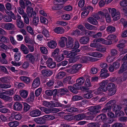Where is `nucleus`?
Segmentation results:
<instances>
[{"label": "nucleus", "mask_w": 127, "mask_h": 127, "mask_svg": "<svg viewBox=\"0 0 127 127\" xmlns=\"http://www.w3.org/2000/svg\"><path fill=\"white\" fill-rule=\"evenodd\" d=\"M107 107L102 109L103 112H108L112 108L113 111L115 112L116 117H119L125 115L124 112L121 110V107L116 104L115 100H112L110 101L107 104Z\"/></svg>", "instance_id": "f257e3e1"}, {"label": "nucleus", "mask_w": 127, "mask_h": 127, "mask_svg": "<svg viewBox=\"0 0 127 127\" xmlns=\"http://www.w3.org/2000/svg\"><path fill=\"white\" fill-rule=\"evenodd\" d=\"M123 78L121 80V79H118L117 81L118 83L121 82L122 81L125 80H126L127 77V63L124 62L122 64V66L118 71L119 74H121L123 72Z\"/></svg>", "instance_id": "f03ea898"}, {"label": "nucleus", "mask_w": 127, "mask_h": 127, "mask_svg": "<svg viewBox=\"0 0 127 127\" xmlns=\"http://www.w3.org/2000/svg\"><path fill=\"white\" fill-rule=\"evenodd\" d=\"M82 66L81 64H76L73 65L71 68L66 69V71L69 73L75 74L79 72V70L81 68Z\"/></svg>", "instance_id": "7ed1b4c3"}, {"label": "nucleus", "mask_w": 127, "mask_h": 127, "mask_svg": "<svg viewBox=\"0 0 127 127\" xmlns=\"http://www.w3.org/2000/svg\"><path fill=\"white\" fill-rule=\"evenodd\" d=\"M67 0H55L54 1V6L52 9L54 10H58L62 8L63 6L62 5Z\"/></svg>", "instance_id": "20e7f679"}, {"label": "nucleus", "mask_w": 127, "mask_h": 127, "mask_svg": "<svg viewBox=\"0 0 127 127\" xmlns=\"http://www.w3.org/2000/svg\"><path fill=\"white\" fill-rule=\"evenodd\" d=\"M106 91H108L109 95H114L116 93V90L115 86L114 84L112 83H109L107 86Z\"/></svg>", "instance_id": "39448f33"}, {"label": "nucleus", "mask_w": 127, "mask_h": 127, "mask_svg": "<svg viewBox=\"0 0 127 127\" xmlns=\"http://www.w3.org/2000/svg\"><path fill=\"white\" fill-rule=\"evenodd\" d=\"M80 50L79 49H77L74 50L69 51L66 50H64L63 51V53L64 55H66V57L69 58L73 56H74L77 54V53L80 52Z\"/></svg>", "instance_id": "423d86ee"}, {"label": "nucleus", "mask_w": 127, "mask_h": 127, "mask_svg": "<svg viewBox=\"0 0 127 127\" xmlns=\"http://www.w3.org/2000/svg\"><path fill=\"white\" fill-rule=\"evenodd\" d=\"M81 85L77 83L74 85L73 86H69L68 87V90L73 93L77 94L78 93L77 90L81 89Z\"/></svg>", "instance_id": "0eeeda50"}, {"label": "nucleus", "mask_w": 127, "mask_h": 127, "mask_svg": "<svg viewBox=\"0 0 127 127\" xmlns=\"http://www.w3.org/2000/svg\"><path fill=\"white\" fill-rule=\"evenodd\" d=\"M43 105L48 107H59L61 106V104L58 102L54 103L52 101L50 102L46 101H44L43 102Z\"/></svg>", "instance_id": "6e6552de"}, {"label": "nucleus", "mask_w": 127, "mask_h": 127, "mask_svg": "<svg viewBox=\"0 0 127 127\" xmlns=\"http://www.w3.org/2000/svg\"><path fill=\"white\" fill-rule=\"evenodd\" d=\"M79 58H80V62L83 63H86L88 61H96L98 60L97 59L87 56H80Z\"/></svg>", "instance_id": "1a4fd4ad"}, {"label": "nucleus", "mask_w": 127, "mask_h": 127, "mask_svg": "<svg viewBox=\"0 0 127 127\" xmlns=\"http://www.w3.org/2000/svg\"><path fill=\"white\" fill-rule=\"evenodd\" d=\"M40 109L46 114H49L51 113H56L58 111V110L56 108H49L41 107H40Z\"/></svg>", "instance_id": "9d476101"}, {"label": "nucleus", "mask_w": 127, "mask_h": 127, "mask_svg": "<svg viewBox=\"0 0 127 127\" xmlns=\"http://www.w3.org/2000/svg\"><path fill=\"white\" fill-rule=\"evenodd\" d=\"M91 111L88 112L89 114L95 115L99 112V110L101 108L100 105H98L95 107L92 106L91 107Z\"/></svg>", "instance_id": "9b49d317"}, {"label": "nucleus", "mask_w": 127, "mask_h": 127, "mask_svg": "<svg viewBox=\"0 0 127 127\" xmlns=\"http://www.w3.org/2000/svg\"><path fill=\"white\" fill-rule=\"evenodd\" d=\"M1 27L4 29L8 30L14 29L15 27L14 25L11 23H8L6 24L2 23Z\"/></svg>", "instance_id": "f8f14e48"}, {"label": "nucleus", "mask_w": 127, "mask_h": 127, "mask_svg": "<svg viewBox=\"0 0 127 127\" xmlns=\"http://www.w3.org/2000/svg\"><path fill=\"white\" fill-rule=\"evenodd\" d=\"M93 8L91 6H88L85 9V10L83 11L81 13V16L82 18H84L86 17L89 12V11H92Z\"/></svg>", "instance_id": "ddd939ff"}, {"label": "nucleus", "mask_w": 127, "mask_h": 127, "mask_svg": "<svg viewBox=\"0 0 127 127\" xmlns=\"http://www.w3.org/2000/svg\"><path fill=\"white\" fill-rule=\"evenodd\" d=\"M88 55L97 58H101L103 56V54L97 51L90 52L87 54Z\"/></svg>", "instance_id": "4468645a"}, {"label": "nucleus", "mask_w": 127, "mask_h": 127, "mask_svg": "<svg viewBox=\"0 0 127 127\" xmlns=\"http://www.w3.org/2000/svg\"><path fill=\"white\" fill-rule=\"evenodd\" d=\"M94 41L107 45H110L112 44L111 41H108L102 38L94 39Z\"/></svg>", "instance_id": "2eb2a0df"}, {"label": "nucleus", "mask_w": 127, "mask_h": 127, "mask_svg": "<svg viewBox=\"0 0 127 127\" xmlns=\"http://www.w3.org/2000/svg\"><path fill=\"white\" fill-rule=\"evenodd\" d=\"M108 81L107 80H104L102 81L99 84V87L101 89L102 91L106 92V91L107 87L106 86L108 84Z\"/></svg>", "instance_id": "dca6fc26"}, {"label": "nucleus", "mask_w": 127, "mask_h": 127, "mask_svg": "<svg viewBox=\"0 0 127 127\" xmlns=\"http://www.w3.org/2000/svg\"><path fill=\"white\" fill-rule=\"evenodd\" d=\"M108 70L107 69H102L100 73L99 76L102 78L105 79L109 76V74L108 73Z\"/></svg>", "instance_id": "f3484780"}, {"label": "nucleus", "mask_w": 127, "mask_h": 127, "mask_svg": "<svg viewBox=\"0 0 127 127\" xmlns=\"http://www.w3.org/2000/svg\"><path fill=\"white\" fill-rule=\"evenodd\" d=\"M22 105L19 102H15L13 105V109L15 111H21L22 110Z\"/></svg>", "instance_id": "a211bd4d"}, {"label": "nucleus", "mask_w": 127, "mask_h": 127, "mask_svg": "<svg viewBox=\"0 0 127 127\" xmlns=\"http://www.w3.org/2000/svg\"><path fill=\"white\" fill-rule=\"evenodd\" d=\"M68 42L66 43V46L67 48H71L73 46L74 40L70 36H68Z\"/></svg>", "instance_id": "6ab92c4d"}, {"label": "nucleus", "mask_w": 127, "mask_h": 127, "mask_svg": "<svg viewBox=\"0 0 127 127\" xmlns=\"http://www.w3.org/2000/svg\"><path fill=\"white\" fill-rule=\"evenodd\" d=\"M46 64L47 66L51 68H54L56 66V63L53 61L52 59L51 58H48L46 61Z\"/></svg>", "instance_id": "aec40b11"}, {"label": "nucleus", "mask_w": 127, "mask_h": 127, "mask_svg": "<svg viewBox=\"0 0 127 127\" xmlns=\"http://www.w3.org/2000/svg\"><path fill=\"white\" fill-rule=\"evenodd\" d=\"M30 116L32 117H38L41 115V112L39 110L36 109L31 111L30 113Z\"/></svg>", "instance_id": "412c9836"}, {"label": "nucleus", "mask_w": 127, "mask_h": 127, "mask_svg": "<svg viewBox=\"0 0 127 127\" xmlns=\"http://www.w3.org/2000/svg\"><path fill=\"white\" fill-rule=\"evenodd\" d=\"M26 57L27 59L29 60L32 64H33L38 59L37 56L34 57L31 54H28L26 56Z\"/></svg>", "instance_id": "4be33fe9"}, {"label": "nucleus", "mask_w": 127, "mask_h": 127, "mask_svg": "<svg viewBox=\"0 0 127 127\" xmlns=\"http://www.w3.org/2000/svg\"><path fill=\"white\" fill-rule=\"evenodd\" d=\"M40 81L39 79L38 78L35 79L33 80L32 84V87L35 89L38 87L40 85Z\"/></svg>", "instance_id": "5701e85b"}, {"label": "nucleus", "mask_w": 127, "mask_h": 127, "mask_svg": "<svg viewBox=\"0 0 127 127\" xmlns=\"http://www.w3.org/2000/svg\"><path fill=\"white\" fill-rule=\"evenodd\" d=\"M56 42L53 40H51L47 43V46L51 49H54L57 46Z\"/></svg>", "instance_id": "b1692460"}, {"label": "nucleus", "mask_w": 127, "mask_h": 127, "mask_svg": "<svg viewBox=\"0 0 127 127\" xmlns=\"http://www.w3.org/2000/svg\"><path fill=\"white\" fill-rule=\"evenodd\" d=\"M87 20L90 23L94 25H97L98 24V21L92 17H90L88 18Z\"/></svg>", "instance_id": "393cba45"}, {"label": "nucleus", "mask_w": 127, "mask_h": 127, "mask_svg": "<svg viewBox=\"0 0 127 127\" xmlns=\"http://www.w3.org/2000/svg\"><path fill=\"white\" fill-rule=\"evenodd\" d=\"M54 31L58 34H62L64 33V30L61 27H58L55 28L54 30Z\"/></svg>", "instance_id": "a878e982"}, {"label": "nucleus", "mask_w": 127, "mask_h": 127, "mask_svg": "<svg viewBox=\"0 0 127 127\" xmlns=\"http://www.w3.org/2000/svg\"><path fill=\"white\" fill-rule=\"evenodd\" d=\"M45 120L44 116H43L34 119V121L38 124H41L43 123Z\"/></svg>", "instance_id": "bb28decb"}, {"label": "nucleus", "mask_w": 127, "mask_h": 127, "mask_svg": "<svg viewBox=\"0 0 127 127\" xmlns=\"http://www.w3.org/2000/svg\"><path fill=\"white\" fill-rule=\"evenodd\" d=\"M3 94L2 95H0V98L2 99H3L5 101H11L12 100V97H9L6 95H4Z\"/></svg>", "instance_id": "cd10ccee"}, {"label": "nucleus", "mask_w": 127, "mask_h": 127, "mask_svg": "<svg viewBox=\"0 0 127 127\" xmlns=\"http://www.w3.org/2000/svg\"><path fill=\"white\" fill-rule=\"evenodd\" d=\"M67 40V38L65 37H62L60 38V46L62 47L65 46V43Z\"/></svg>", "instance_id": "c85d7f7f"}, {"label": "nucleus", "mask_w": 127, "mask_h": 127, "mask_svg": "<svg viewBox=\"0 0 127 127\" xmlns=\"http://www.w3.org/2000/svg\"><path fill=\"white\" fill-rule=\"evenodd\" d=\"M21 96L24 98H26L27 97L28 95V92L25 90H22L21 91L20 93Z\"/></svg>", "instance_id": "c756f323"}, {"label": "nucleus", "mask_w": 127, "mask_h": 127, "mask_svg": "<svg viewBox=\"0 0 127 127\" xmlns=\"http://www.w3.org/2000/svg\"><path fill=\"white\" fill-rule=\"evenodd\" d=\"M42 74L44 76H48L51 75L52 74V71L50 70H43L41 72Z\"/></svg>", "instance_id": "7c9ffc66"}, {"label": "nucleus", "mask_w": 127, "mask_h": 127, "mask_svg": "<svg viewBox=\"0 0 127 127\" xmlns=\"http://www.w3.org/2000/svg\"><path fill=\"white\" fill-rule=\"evenodd\" d=\"M89 40L88 37H83L81 38L79 40L81 44H86L87 43Z\"/></svg>", "instance_id": "2f4dec72"}, {"label": "nucleus", "mask_w": 127, "mask_h": 127, "mask_svg": "<svg viewBox=\"0 0 127 127\" xmlns=\"http://www.w3.org/2000/svg\"><path fill=\"white\" fill-rule=\"evenodd\" d=\"M119 43L117 45V47L120 50L124 46V44L126 43V41L125 40H121L119 41Z\"/></svg>", "instance_id": "473e14b6"}, {"label": "nucleus", "mask_w": 127, "mask_h": 127, "mask_svg": "<svg viewBox=\"0 0 127 127\" xmlns=\"http://www.w3.org/2000/svg\"><path fill=\"white\" fill-rule=\"evenodd\" d=\"M19 125V122L16 121H11L8 123V125L10 127H16Z\"/></svg>", "instance_id": "72a5a7b5"}, {"label": "nucleus", "mask_w": 127, "mask_h": 127, "mask_svg": "<svg viewBox=\"0 0 127 127\" xmlns=\"http://www.w3.org/2000/svg\"><path fill=\"white\" fill-rule=\"evenodd\" d=\"M112 18L115 21H116L118 20L120 17V12L117 11V12L115 13L114 15L112 16Z\"/></svg>", "instance_id": "f704fd0d"}, {"label": "nucleus", "mask_w": 127, "mask_h": 127, "mask_svg": "<svg viewBox=\"0 0 127 127\" xmlns=\"http://www.w3.org/2000/svg\"><path fill=\"white\" fill-rule=\"evenodd\" d=\"M33 9L31 7H28L27 10V12L29 17H31L32 16V14L34 13L33 12Z\"/></svg>", "instance_id": "c9c22d12"}, {"label": "nucleus", "mask_w": 127, "mask_h": 127, "mask_svg": "<svg viewBox=\"0 0 127 127\" xmlns=\"http://www.w3.org/2000/svg\"><path fill=\"white\" fill-rule=\"evenodd\" d=\"M20 80L26 84H28L30 82V79L28 77L26 76H21L20 77Z\"/></svg>", "instance_id": "e433bc0d"}, {"label": "nucleus", "mask_w": 127, "mask_h": 127, "mask_svg": "<svg viewBox=\"0 0 127 127\" xmlns=\"http://www.w3.org/2000/svg\"><path fill=\"white\" fill-rule=\"evenodd\" d=\"M116 37L117 36L115 35L112 34L109 35L106 39L110 41H111L112 44V42L116 38Z\"/></svg>", "instance_id": "4c0bfd02"}, {"label": "nucleus", "mask_w": 127, "mask_h": 127, "mask_svg": "<svg viewBox=\"0 0 127 127\" xmlns=\"http://www.w3.org/2000/svg\"><path fill=\"white\" fill-rule=\"evenodd\" d=\"M21 49L22 51L25 54H27L29 53V51L27 48L23 44H21Z\"/></svg>", "instance_id": "58836bf2"}, {"label": "nucleus", "mask_w": 127, "mask_h": 127, "mask_svg": "<svg viewBox=\"0 0 127 127\" xmlns=\"http://www.w3.org/2000/svg\"><path fill=\"white\" fill-rule=\"evenodd\" d=\"M34 93L33 92H31L30 95V97L27 99V101L29 103L32 102L34 100Z\"/></svg>", "instance_id": "ea45409f"}, {"label": "nucleus", "mask_w": 127, "mask_h": 127, "mask_svg": "<svg viewBox=\"0 0 127 127\" xmlns=\"http://www.w3.org/2000/svg\"><path fill=\"white\" fill-rule=\"evenodd\" d=\"M85 82V79L83 77H80L78 78L76 80V82L81 85H82Z\"/></svg>", "instance_id": "a19ab883"}, {"label": "nucleus", "mask_w": 127, "mask_h": 127, "mask_svg": "<svg viewBox=\"0 0 127 127\" xmlns=\"http://www.w3.org/2000/svg\"><path fill=\"white\" fill-rule=\"evenodd\" d=\"M92 92L89 91L87 93L85 94L84 95V97L87 99H89L91 98L93 96V94L92 93Z\"/></svg>", "instance_id": "79ce46f5"}, {"label": "nucleus", "mask_w": 127, "mask_h": 127, "mask_svg": "<svg viewBox=\"0 0 127 127\" xmlns=\"http://www.w3.org/2000/svg\"><path fill=\"white\" fill-rule=\"evenodd\" d=\"M0 41L2 42L6 43L9 42V40L8 38H6L5 37L0 35Z\"/></svg>", "instance_id": "37998d69"}, {"label": "nucleus", "mask_w": 127, "mask_h": 127, "mask_svg": "<svg viewBox=\"0 0 127 127\" xmlns=\"http://www.w3.org/2000/svg\"><path fill=\"white\" fill-rule=\"evenodd\" d=\"M85 117V115L83 114H79L76 116L75 118L77 120H80L83 119Z\"/></svg>", "instance_id": "c03bdc74"}, {"label": "nucleus", "mask_w": 127, "mask_h": 127, "mask_svg": "<svg viewBox=\"0 0 127 127\" xmlns=\"http://www.w3.org/2000/svg\"><path fill=\"white\" fill-rule=\"evenodd\" d=\"M27 29L28 32L32 35L35 36V35L34 34L32 28L30 26H28L27 27Z\"/></svg>", "instance_id": "a18cd8bd"}, {"label": "nucleus", "mask_w": 127, "mask_h": 127, "mask_svg": "<svg viewBox=\"0 0 127 127\" xmlns=\"http://www.w3.org/2000/svg\"><path fill=\"white\" fill-rule=\"evenodd\" d=\"M3 20L4 21L6 22H10L12 21L11 18L7 15H5L3 16Z\"/></svg>", "instance_id": "49530a36"}, {"label": "nucleus", "mask_w": 127, "mask_h": 127, "mask_svg": "<svg viewBox=\"0 0 127 127\" xmlns=\"http://www.w3.org/2000/svg\"><path fill=\"white\" fill-rule=\"evenodd\" d=\"M64 57L63 54H62L61 55H59L57 56L55 58V60L58 62H60L63 60L64 59Z\"/></svg>", "instance_id": "de8ad7c7"}, {"label": "nucleus", "mask_w": 127, "mask_h": 127, "mask_svg": "<svg viewBox=\"0 0 127 127\" xmlns=\"http://www.w3.org/2000/svg\"><path fill=\"white\" fill-rule=\"evenodd\" d=\"M23 118L22 115L20 113H18L14 115V118L16 120L19 121Z\"/></svg>", "instance_id": "09e8293b"}, {"label": "nucleus", "mask_w": 127, "mask_h": 127, "mask_svg": "<svg viewBox=\"0 0 127 127\" xmlns=\"http://www.w3.org/2000/svg\"><path fill=\"white\" fill-rule=\"evenodd\" d=\"M60 51V49L57 48L52 53V56L54 58H55L59 55V52Z\"/></svg>", "instance_id": "8fccbe9b"}, {"label": "nucleus", "mask_w": 127, "mask_h": 127, "mask_svg": "<svg viewBox=\"0 0 127 127\" xmlns=\"http://www.w3.org/2000/svg\"><path fill=\"white\" fill-rule=\"evenodd\" d=\"M85 86L87 88L91 87L92 85L90 82V80L89 79H87L85 83Z\"/></svg>", "instance_id": "3c124183"}, {"label": "nucleus", "mask_w": 127, "mask_h": 127, "mask_svg": "<svg viewBox=\"0 0 127 127\" xmlns=\"http://www.w3.org/2000/svg\"><path fill=\"white\" fill-rule=\"evenodd\" d=\"M17 25L18 27L20 28H23L24 25L23 23L21 20H17Z\"/></svg>", "instance_id": "603ef678"}, {"label": "nucleus", "mask_w": 127, "mask_h": 127, "mask_svg": "<svg viewBox=\"0 0 127 127\" xmlns=\"http://www.w3.org/2000/svg\"><path fill=\"white\" fill-rule=\"evenodd\" d=\"M109 13L111 14V16L114 15L115 13L117 12L115 8H109L108 9Z\"/></svg>", "instance_id": "864d4df0"}, {"label": "nucleus", "mask_w": 127, "mask_h": 127, "mask_svg": "<svg viewBox=\"0 0 127 127\" xmlns=\"http://www.w3.org/2000/svg\"><path fill=\"white\" fill-rule=\"evenodd\" d=\"M24 110L25 112H26L30 109V106L28 104L26 103H24Z\"/></svg>", "instance_id": "5fc2aeb1"}, {"label": "nucleus", "mask_w": 127, "mask_h": 127, "mask_svg": "<svg viewBox=\"0 0 127 127\" xmlns=\"http://www.w3.org/2000/svg\"><path fill=\"white\" fill-rule=\"evenodd\" d=\"M0 80L3 83H7L9 80V77L7 76L2 77L0 78Z\"/></svg>", "instance_id": "6e6d98bb"}, {"label": "nucleus", "mask_w": 127, "mask_h": 127, "mask_svg": "<svg viewBox=\"0 0 127 127\" xmlns=\"http://www.w3.org/2000/svg\"><path fill=\"white\" fill-rule=\"evenodd\" d=\"M106 30L108 32H112L115 31V27L110 26L108 27L107 28Z\"/></svg>", "instance_id": "4d7b16f0"}, {"label": "nucleus", "mask_w": 127, "mask_h": 127, "mask_svg": "<svg viewBox=\"0 0 127 127\" xmlns=\"http://www.w3.org/2000/svg\"><path fill=\"white\" fill-rule=\"evenodd\" d=\"M9 38L12 44L13 45H16L17 44V42L15 39L12 36H10Z\"/></svg>", "instance_id": "13d9d810"}, {"label": "nucleus", "mask_w": 127, "mask_h": 127, "mask_svg": "<svg viewBox=\"0 0 127 127\" xmlns=\"http://www.w3.org/2000/svg\"><path fill=\"white\" fill-rule=\"evenodd\" d=\"M65 73L64 72H60L57 75V78L58 79H62L65 75Z\"/></svg>", "instance_id": "bf43d9fd"}, {"label": "nucleus", "mask_w": 127, "mask_h": 127, "mask_svg": "<svg viewBox=\"0 0 127 127\" xmlns=\"http://www.w3.org/2000/svg\"><path fill=\"white\" fill-rule=\"evenodd\" d=\"M4 94L8 95H11L14 94V90H10L3 92Z\"/></svg>", "instance_id": "052dcab7"}, {"label": "nucleus", "mask_w": 127, "mask_h": 127, "mask_svg": "<svg viewBox=\"0 0 127 127\" xmlns=\"http://www.w3.org/2000/svg\"><path fill=\"white\" fill-rule=\"evenodd\" d=\"M102 92H103L101 90V89L99 87L98 89H95L94 91V93L96 95L100 94L102 95L103 94Z\"/></svg>", "instance_id": "680f3d73"}, {"label": "nucleus", "mask_w": 127, "mask_h": 127, "mask_svg": "<svg viewBox=\"0 0 127 127\" xmlns=\"http://www.w3.org/2000/svg\"><path fill=\"white\" fill-rule=\"evenodd\" d=\"M0 112L3 113H6L10 112V110L5 108L0 109Z\"/></svg>", "instance_id": "e2e57ef3"}, {"label": "nucleus", "mask_w": 127, "mask_h": 127, "mask_svg": "<svg viewBox=\"0 0 127 127\" xmlns=\"http://www.w3.org/2000/svg\"><path fill=\"white\" fill-rule=\"evenodd\" d=\"M115 57L114 56H109L107 58L106 60L109 63H110L114 61Z\"/></svg>", "instance_id": "0e129e2a"}, {"label": "nucleus", "mask_w": 127, "mask_h": 127, "mask_svg": "<svg viewBox=\"0 0 127 127\" xmlns=\"http://www.w3.org/2000/svg\"><path fill=\"white\" fill-rule=\"evenodd\" d=\"M42 88H39L35 90V94L36 96H38L40 94L42 91Z\"/></svg>", "instance_id": "69168bd1"}, {"label": "nucleus", "mask_w": 127, "mask_h": 127, "mask_svg": "<svg viewBox=\"0 0 127 127\" xmlns=\"http://www.w3.org/2000/svg\"><path fill=\"white\" fill-rule=\"evenodd\" d=\"M84 33L86 35H89L92 36L93 37V35H94L95 32L93 31H90L88 30H86L85 31Z\"/></svg>", "instance_id": "338daca9"}, {"label": "nucleus", "mask_w": 127, "mask_h": 127, "mask_svg": "<svg viewBox=\"0 0 127 127\" xmlns=\"http://www.w3.org/2000/svg\"><path fill=\"white\" fill-rule=\"evenodd\" d=\"M40 19L41 22L42 23L47 24L48 23V20L43 17H41L40 18Z\"/></svg>", "instance_id": "774afa93"}]
</instances>
